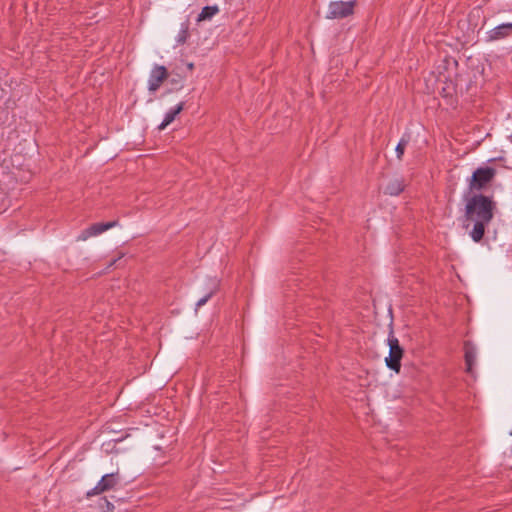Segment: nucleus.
Returning a JSON list of instances; mask_svg holds the SVG:
<instances>
[{"mask_svg": "<svg viewBox=\"0 0 512 512\" xmlns=\"http://www.w3.org/2000/svg\"><path fill=\"white\" fill-rule=\"evenodd\" d=\"M464 224L467 229L470 223L473 224L469 232L474 242H480L484 235L486 227L491 223L497 211V203L492 196L482 193H473L465 195Z\"/></svg>", "mask_w": 512, "mask_h": 512, "instance_id": "1", "label": "nucleus"}, {"mask_svg": "<svg viewBox=\"0 0 512 512\" xmlns=\"http://www.w3.org/2000/svg\"><path fill=\"white\" fill-rule=\"evenodd\" d=\"M496 175V169L493 167L477 168L469 181V192H479L483 190Z\"/></svg>", "mask_w": 512, "mask_h": 512, "instance_id": "2", "label": "nucleus"}, {"mask_svg": "<svg viewBox=\"0 0 512 512\" xmlns=\"http://www.w3.org/2000/svg\"><path fill=\"white\" fill-rule=\"evenodd\" d=\"M389 356L385 359L386 365L396 373L400 372L401 359L404 354L403 348L399 344V340L394 336L393 330L390 331L388 337Z\"/></svg>", "mask_w": 512, "mask_h": 512, "instance_id": "3", "label": "nucleus"}, {"mask_svg": "<svg viewBox=\"0 0 512 512\" xmlns=\"http://www.w3.org/2000/svg\"><path fill=\"white\" fill-rule=\"evenodd\" d=\"M357 4L356 0L351 1H332L329 4L328 19H342L353 15L354 8Z\"/></svg>", "mask_w": 512, "mask_h": 512, "instance_id": "4", "label": "nucleus"}, {"mask_svg": "<svg viewBox=\"0 0 512 512\" xmlns=\"http://www.w3.org/2000/svg\"><path fill=\"white\" fill-rule=\"evenodd\" d=\"M121 481L119 472L110 473L102 476L97 485L86 493V496L92 497L114 489Z\"/></svg>", "mask_w": 512, "mask_h": 512, "instance_id": "5", "label": "nucleus"}, {"mask_svg": "<svg viewBox=\"0 0 512 512\" xmlns=\"http://www.w3.org/2000/svg\"><path fill=\"white\" fill-rule=\"evenodd\" d=\"M164 81H171L175 84L179 83V81L174 79L169 80L168 71L164 66L156 65L150 74L149 91L155 92Z\"/></svg>", "mask_w": 512, "mask_h": 512, "instance_id": "6", "label": "nucleus"}, {"mask_svg": "<svg viewBox=\"0 0 512 512\" xmlns=\"http://www.w3.org/2000/svg\"><path fill=\"white\" fill-rule=\"evenodd\" d=\"M118 225V220L109 221L107 223H94L90 225L88 228L84 229L81 234L78 236V240L85 241L92 236H97L102 234L103 232L116 227Z\"/></svg>", "mask_w": 512, "mask_h": 512, "instance_id": "7", "label": "nucleus"}, {"mask_svg": "<svg viewBox=\"0 0 512 512\" xmlns=\"http://www.w3.org/2000/svg\"><path fill=\"white\" fill-rule=\"evenodd\" d=\"M512 35V23H504L488 32V41H497Z\"/></svg>", "mask_w": 512, "mask_h": 512, "instance_id": "8", "label": "nucleus"}, {"mask_svg": "<svg viewBox=\"0 0 512 512\" xmlns=\"http://www.w3.org/2000/svg\"><path fill=\"white\" fill-rule=\"evenodd\" d=\"M464 358L466 363V371L472 373L473 365L476 361V348L470 341L464 342Z\"/></svg>", "mask_w": 512, "mask_h": 512, "instance_id": "9", "label": "nucleus"}, {"mask_svg": "<svg viewBox=\"0 0 512 512\" xmlns=\"http://www.w3.org/2000/svg\"><path fill=\"white\" fill-rule=\"evenodd\" d=\"M404 188H405L404 179L400 178V177H395V178H392L389 180L384 191L386 194H389L392 196H397L401 192L404 191Z\"/></svg>", "mask_w": 512, "mask_h": 512, "instance_id": "10", "label": "nucleus"}, {"mask_svg": "<svg viewBox=\"0 0 512 512\" xmlns=\"http://www.w3.org/2000/svg\"><path fill=\"white\" fill-rule=\"evenodd\" d=\"M183 103H179L175 108L168 111L165 115L164 121L159 125L158 129H165L170 123L174 121L176 116L182 111Z\"/></svg>", "mask_w": 512, "mask_h": 512, "instance_id": "11", "label": "nucleus"}, {"mask_svg": "<svg viewBox=\"0 0 512 512\" xmlns=\"http://www.w3.org/2000/svg\"><path fill=\"white\" fill-rule=\"evenodd\" d=\"M219 12L218 6H205L201 13L198 15L197 21H205L211 19L214 15Z\"/></svg>", "mask_w": 512, "mask_h": 512, "instance_id": "12", "label": "nucleus"}, {"mask_svg": "<svg viewBox=\"0 0 512 512\" xmlns=\"http://www.w3.org/2000/svg\"><path fill=\"white\" fill-rule=\"evenodd\" d=\"M408 142H409L408 139H406L405 137H402L401 140L399 141L398 145L396 146L397 158L399 160L402 159V156L404 154V151L406 149Z\"/></svg>", "mask_w": 512, "mask_h": 512, "instance_id": "13", "label": "nucleus"}, {"mask_svg": "<svg viewBox=\"0 0 512 512\" xmlns=\"http://www.w3.org/2000/svg\"><path fill=\"white\" fill-rule=\"evenodd\" d=\"M188 35H189L188 26L184 25L178 35V38H177L178 44H184L188 38Z\"/></svg>", "mask_w": 512, "mask_h": 512, "instance_id": "14", "label": "nucleus"}, {"mask_svg": "<svg viewBox=\"0 0 512 512\" xmlns=\"http://www.w3.org/2000/svg\"><path fill=\"white\" fill-rule=\"evenodd\" d=\"M100 507L103 512L114 511V505L110 501H108L106 497L102 498V503H100Z\"/></svg>", "mask_w": 512, "mask_h": 512, "instance_id": "15", "label": "nucleus"}, {"mask_svg": "<svg viewBox=\"0 0 512 512\" xmlns=\"http://www.w3.org/2000/svg\"><path fill=\"white\" fill-rule=\"evenodd\" d=\"M216 292V289H213L211 290L209 293H207L204 297H202L201 299H199L196 303V307L197 308H200L202 307L203 305H205L208 300L214 295V293Z\"/></svg>", "mask_w": 512, "mask_h": 512, "instance_id": "16", "label": "nucleus"}]
</instances>
